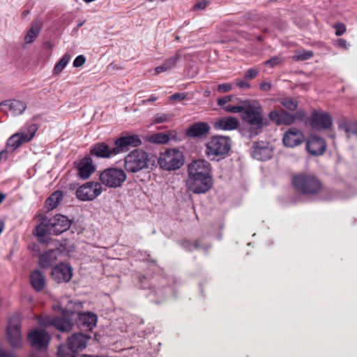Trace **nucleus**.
<instances>
[{"mask_svg":"<svg viewBox=\"0 0 357 357\" xmlns=\"http://www.w3.org/2000/svg\"><path fill=\"white\" fill-rule=\"evenodd\" d=\"M71 225V221L63 215L57 214L50 218L44 216L40 219L33 231L38 240L42 243H48L50 238L47 234L59 235L67 231Z\"/></svg>","mask_w":357,"mask_h":357,"instance_id":"nucleus-1","label":"nucleus"},{"mask_svg":"<svg viewBox=\"0 0 357 357\" xmlns=\"http://www.w3.org/2000/svg\"><path fill=\"white\" fill-rule=\"evenodd\" d=\"M292 186L304 195H317L324 189L321 181L315 175L309 173H299L292 176Z\"/></svg>","mask_w":357,"mask_h":357,"instance_id":"nucleus-2","label":"nucleus"},{"mask_svg":"<svg viewBox=\"0 0 357 357\" xmlns=\"http://www.w3.org/2000/svg\"><path fill=\"white\" fill-rule=\"evenodd\" d=\"M225 111L231 113H242L243 119L250 126L251 135H257L263 128V118L259 109L252 105L246 107L227 105Z\"/></svg>","mask_w":357,"mask_h":357,"instance_id":"nucleus-3","label":"nucleus"},{"mask_svg":"<svg viewBox=\"0 0 357 357\" xmlns=\"http://www.w3.org/2000/svg\"><path fill=\"white\" fill-rule=\"evenodd\" d=\"M149 155L141 149L131 151L125 158L123 167L128 173H137L149 168Z\"/></svg>","mask_w":357,"mask_h":357,"instance_id":"nucleus-4","label":"nucleus"},{"mask_svg":"<svg viewBox=\"0 0 357 357\" xmlns=\"http://www.w3.org/2000/svg\"><path fill=\"white\" fill-rule=\"evenodd\" d=\"M158 162L164 170H176L183 165L184 155L178 149H169L160 153Z\"/></svg>","mask_w":357,"mask_h":357,"instance_id":"nucleus-5","label":"nucleus"},{"mask_svg":"<svg viewBox=\"0 0 357 357\" xmlns=\"http://www.w3.org/2000/svg\"><path fill=\"white\" fill-rule=\"evenodd\" d=\"M127 178L125 170L117 167H109L102 171L99 176L102 185L116 188L121 186Z\"/></svg>","mask_w":357,"mask_h":357,"instance_id":"nucleus-6","label":"nucleus"},{"mask_svg":"<svg viewBox=\"0 0 357 357\" xmlns=\"http://www.w3.org/2000/svg\"><path fill=\"white\" fill-rule=\"evenodd\" d=\"M74 312L66 310L63 311L61 317H55L54 318L46 317L40 319L38 323L43 326L53 325L56 328L62 332H68L72 329V319L74 316Z\"/></svg>","mask_w":357,"mask_h":357,"instance_id":"nucleus-7","label":"nucleus"},{"mask_svg":"<svg viewBox=\"0 0 357 357\" xmlns=\"http://www.w3.org/2000/svg\"><path fill=\"white\" fill-rule=\"evenodd\" d=\"M102 183L88 181L77 189L76 196L81 201H93L102 193Z\"/></svg>","mask_w":357,"mask_h":357,"instance_id":"nucleus-8","label":"nucleus"},{"mask_svg":"<svg viewBox=\"0 0 357 357\" xmlns=\"http://www.w3.org/2000/svg\"><path fill=\"white\" fill-rule=\"evenodd\" d=\"M7 335L11 347L18 348L22 345L21 320L18 314H15L8 321Z\"/></svg>","mask_w":357,"mask_h":357,"instance_id":"nucleus-9","label":"nucleus"},{"mask_svg":"<svg viewBox=\"0 0 357 357\" xmlns=\"http://www.w3.org/2000/svg\"><path fill=\"white\" fill-rule=\"evenodd\" d=\"M185 185L195 194L206 193L212 188L213 180L211 176L188 177Z\"/></svg>","mask_w":357,"mask_h":357,"instance_id":"nucleus-10","label":"nucleus"},{"mask_svg":"<svg viewBox=\"0 0 357 357\" xmlns=\"http://www.w3.org/2000/svg\"><path fill=\"white\" fill-rule=\"evenodd\" d=\"M223 137L222 136H213L206 144V154L211 160L219 161L223 156Z\"/></svg>","mask_w":357,"mask_h":357,"instance_id":"nucleus-11","label":"nucleus"},{"mask_svg":"<svg viewBox=\"0 0 357 357\" xmlns=\"http://www.w3.org/2000/svg\"><path fill=\"white\" fill-rule=\"evenodd\" d=\"M27 340L33 347L42 350L47 347L50 336L43 329H35L29 333Z\"/></svg>","mask_w":357,"mask_h":357,"instance_id":"nucleus-12","label":"nucleus"},{"mask_svg":"<svg viewBox=\"0 0 357 357\" xmlns=\"http://www.w3.org/2000/svg\"><path fill=\"white\" fill-rule=\"evenodd\" d=\"M211 176L210 164L205 160L192 161L188 167V177Z\"/></svg>","mask_w":357,"mask_h":357,"instance_id":"nucleus-13","label":"nucleus"},{"mask_svg":"<svg viewBox=\"0 0 357 357\" xmlns=\"http://www.w3.org/2000/svg\"><path fill=\"white\" fill-rule=\"evenodd\" d=\"M306 149L311 155H323L326 150V142L322 137L311 135L306 142Z\"/></svg>","mask_w":357,"mask_h":357,"instance_id":"nucleus-14","label":"nucleus"},{"mask_svg":"<svg viewBox=\"0 0 357 357\" xmlns=\"http://www.w3.org/2000/svg\"><path fill=\"white\" fill-rule=\"evenodd\" d=\"M333 123L331 116L326 112L313 111L312 113L310 125L316 129H328Z\"/></svg>","mask_w":357,"mask_h":357,"instance_id":"nucleus-15","label":"nucleus"},{"mask_svg":"<svg viewBox=\"0 0 357 357\" xmlns=\"http://www.w3.org/2000/svg\"><path fill=\"white\" fill-rule=\"evenodd\" d=\"M142 144V141L138 135H128L121 137L114 142V148L118 154L126 151L130 147H137Z\"/></svg>","mask_w":357,"mask_h":357,"instance_id":"nucleus-16","label":"nucleus"},{"mask_svg":"<svg viewBox=\"0 0 357 357\" xmlns=\"http://www.w3.org/2000/svg\"><path fill=\"white\" fill-rule=\"evenodd\" d=\"M72 276L73 269L66 264H59L52 270V277L58 283L68 282L71 280Z\"/></svg>","mask_w":357,"mask_h":357,"instance_id":"nucleus-17","label":"nucleus"},{"mask_svg":"<svg viewBox=\"0 0 357 357\" xmlns=\"http://www.w3.org/2000/svg\"><path fill=\"white\" fill-rule=\"evenodd\" d=\"M303 133L296 128H291L284 134L282 142L287 147H295L304 142Z\"/></svg>","mask_w":357,"mask_h":357,"instance_id":"nucleus-18","label":"nucleus"},{"mask_svg":"<svg viewBox=\"0 0 357 357\" xmlns=\"http://www.w3.org/2000/svg\"><path fill=\"white\" fill-rule=\"evenodd\" d=\"M90 153L98 158H109L118 155V151H116L114 147L111 148L107 144L100 142L91 147Z\"/></svg>","mask_w":357,"mask_h":357,"instance_id":"nucleus-19","label":"nucleus"},{"mask_svg":"<svg viewBox=\"0 0 357 357\" xmlns=\"http://www.w3.org/2000/svg\"><path fill=\"white\" fill-rule=\"evenodd\" d=\"M4 106L13 116L22 114L27 107L25 102L17 99H9L0 102V107Z\"/></svg>","mask_w":357,"mask_h":357,"instance_id":"nucleus-20","label":"nucleus"},{"mask_svg":"<svg viewBox=\"0 0 357 357\" xmlns=\"http://www.w3.org/2000/svg\"><path fill=\"white\" fill-rule=\"evenodd\" d=\"M34 136V132L29 135L26 133H16L13 135L7 141L6 149L8 151H14L22 143L30 141Z\"/></svg>","mask_w":357,"mask_h":357,"instance_id":"nucleus-21","label":"nucleus"},{"mask_svg":"<svg viewBox=\"0 0 357 357\" xmlns=\"http://www.w3.org/2000/svg\"><path fill=\"white\" fill-rule=\"evenodd\" d=\"M210 126L205 122H197L186 130V135L190 137H205L209 132Z\"/></svg>","mask_w":357,"mask_h":357,"instance_id":"nucleus-22","label":"nucleus"},{"mask_svg":"<svg viewBox=\"0 0 357 357\" xmlns=\"http://www.w3.org/2000/svg\"><path fill=\"white\" fill-rule=\"evenodd\" d=\"M269 118L278 125L289 126L291 125L295 121V116L284 109L280 112L272 111L269 114Z\"/></svg>","mask_w":357,"mask_h":357,"instance_id":"nucleus-23","label":"nucleus"},{"mask_svg":"<svg viewBox=\"0 0 357 357\" xmlns=\"http://www.w3.org/2000/svg\"><path fill=\"white\" fill-rule=\"evenodd\" d=\"M97 316L92 312H82L78 314L77 324L84 330H91L96 325Z\"/></svg>","mask_w":357,"mask_h":357,"instance_id":"nucleus-24","label":"nucleus"},{"mask_svg":"<svg viewBox=\"0 0 357 357\" xmlns=\"http://www.w3.org/2000/svg\"><path fill=\"white\" fill-rule=\"evenodd\" d=\"M94 171L95 167L91 158L85 157L80 161L78 166V176L80 178L86 179L89 178Z\"/></svg>","mask_w":357,"mask_h":357,"instance_id":"nucleus-25","label":"nucleus"},{"mask_svg":"<svg viewBox=\"0 0 357 357\" xmlns=\"http://www.w3.org/2000/svg\"><path fill=\"white\" fill-rule=\"evenodd\" d=\"M88 337L82 333H75L68 339L67 344L77 352L86 347Z\"/></svg>","mask_w":357,"mask_h":357,"instance_id":"nucleus-26","label":"nucleus"},{"mask_svg":"<svg viewBox=\"0 0 357 357\" xmlns=\"http://www.w3.org/2000/svg\"><path fill=\"white\" fill-rule=\"evenodd\" d=\"M251 155L253 158L258 160H267L271 158V150L266 146H261L259 142H254L252 147Z\"/></svg>","mask_w":357,"mask_h":357,"instance_id":"nucleus-27","label":"nucleus"},{"mask_svg":"<svg viewBox=\"0 0 357 357\" xmlns=\"http://www.w3.org/2000/svg\"><path fill=\"white\" fill-rule=\"evenodd\" d=\"M59 251L50 250L40 256L38 264L40 267L47 268L52 266L57 260Z\"/></svg>","mask_w":357,"mask_h":357,"instance_id":"nucleus-28","label":"nucleus"},{"mask_svg":"<svg viewBox=\"0 0 357 357\" xmlns=\"http://www.w3.org/2000/svg\"><path fill=\"white\" fill-rule=\"evenodd\" d=\"M30 282L36 291H42L45 286V278L42 271L39 270L32 271L30 274Z\"/></svg>","mask_w":357,"mask_h":357,"instance_id":"nucleus-29","label":"nucleus"},{"mask_svg":"<svg viewBox=\"0 0 357 357\" xmlns=\"http://www.w3.org/2000/svg\"><path fill=\"white\" fill-rule=\"evenodd\" d=\"M41 27L42 22L40 20H37L32 22L30 29L24 37L26 44H31L37 38L41 30Z\"/></svg>","mask_w":357,"mask_h":357,"instance_id":"nucleus-30","label":"nucleus"},{"mask_svg":"<svg viewBox=\"0 0 357 357\" xmlns=\"http://www.w3.org/2000/svg\"><path fill=\"white\" fill-rule=\"evenodd\" d=\"M62 199L63 193L61 191H56L53 192L46 200V206L47 210H53L57 207Z\"/></svg>","mask_w":357,"mask_h":357,"instance_id":"nucleus-31","label":"nucleus"},{"mask_svg":"<svg viewBox=\"0 0 357 357\" xmlns=\"http://www.w3.org/2000/svg\"><path fill=\"white\" fill-rule=\"evenodd\" d=\"M146 139L149 142L158 144H163L169 142V136L162 132H158L147 136Z\"/></svg>","mask_w":357,"mask_h":357,"instance_id":"nucleus-32","label":"nucleus"},{"mask_svg":"<svg viewBox=\"0 0 357 357\" xmlns=\"http://www.w3.org/2000/svg\"><path fill=\"white\" fill-rule=\"evenodd\" d=\"M77 351L67 344L61 345L58 349L59 357H76Z\"/></svg>","mask_w":357,"mask_h":357,"instance_id":"nucleus-33","label":"nucleus"},{"mask_svg":"<svg viewBox=\"0 0 357 357\" xmlns=\"http://www.w3.org/2000/svg\"><path fill=\"white\" fill-rule=\"evenodd\" d=\"M70 59V55L65 54L61 59L54 66L53 73L54 74H59L66 66Z\"/></svg>","mask_w":357,"mask_h":357,"instance_id":"nucleus-34","label":"nucleus"},{"mask_svg":"<svg viewBox=\"0 0 357 357\" xmlns=\"http://www.w3.org/2000/svg\"><path fill=\"white\" fill-rule=\"evenodd\" d=\"M173 118V115L169 113H158L156 114L153 118V123H162L169 122Z\"/></svg>","mask_w":357,"mask_h":357,"instance_id":"nucleus-35","label":"nucleus"},{"mask_svg":"<svg viewBox=\"0 0 357 357\" xmlns=\"http://www.w3.org/2000/svg\"><path fill=\"white\" fill-rule=\"evenodd\" d=\"M281 105L290 111H295L298 108V102L291 98H283L280 100Z\"/></svg>","mask_w":357,"mask_h":357,"instance_id":"nucleus-36","label":"nucleus"},{"mask_svg":"<svg viewBox=\"0 0 357 357\" xmlns=\"http://www.w3.org/2000/svg\"><path fill=\"white\" fill-rule=\"evenodd\" d=\"M343 128L348 136L357 135V121L347 123Z\"/></svg>","mask_w":357,"mask_h":357,"instance_id":"nucleus-37","label":"nucleus"},{"mask_svg":"<svg viewBox=\"0 0 357 357\" xmlns=\"http://www.w3.org/2000/svg\"><path fill=\"white\" fill-rule=\"evenodd\" d=\"M238 126V121L234 117L225 118V130H234L237 128Z\"/></svg>","mask_w":357,"mask_h":357,"instance_id":"nucleus-38","label":"nucleus"},{"mask_svg":"<svg viewBox=\"0 0 357 357\" xmlns=\"http://www.w3.org/2000/svg\"><path fill=\"white\" fill-rule=\"evenodd\" d=\"M181 57V54L179 51H177L176 54L170 57L169 59H167L165 63L167 67L169 68V70L172 69L176 66V62L178 61V59Z\"/></svg>","mask_w":357,"mask_h":357,"instance_id":"nucleus-39","label":"nucleus"},{"mask_svg":"<svg viewBox=\"0 0 357 357\" xmlns=\"http://www.w3.org/2000/svg\"><path fill=\"white\" fill-rule=\"evenodd\" d=\"M259 73L258 68H249L247 70L244 75V79L245 80H252L255 79Z\"/></svg>","mask_w":357,"mask_h":357,"instance_id":"nucleus-40","label":"nucleus"},{"mask_svg":"<svg viewBox=\"0 0 357 357\" xmlns=\"http://www.w3.org/2000/svg\"><path fill=\"white\" fill-rule=\"evenodd\" d=\"M313 56V52L312 51H304L294 56V59L296 61H305Z\"/></svg>","mask_w":357,"mask_h":357,"instance_id":"nucleus-41","label":"nucleus"},{"mask_svg":"<svg viewBox=\"0 0 357 357\" xmlns=\"http://www.w3.org/2000/svg\"><path fill=\"white\" fill-rule=\"evenodd\" d=\"M282 62V58L279 56H273L263 63L264 66H268L272 68L279 65Z\"/></svg>","mask_w":357,"mask_h":357,"instance_id":"nucleus-42","label":"nucleus"},{"mask_svg":"<svg viewBox=\"0 0 357 357\" xmlns=\"http://www.w3.org/2000/svg\"><path fill=\"white\" fill-rule=\"evenodd\" d=\"M335 29V35L342 36L346 31V26L342 23H337L334 25Z\"/></svg>","mask_w":357,"mask_h":357,"instance_id":"nucleus-43","label":"nucleus"},{"mask_svg":"<svg viewBox=\"0 0 357 357\" xmlns=\"http://www.w3.org/2000/svg\"><path fill=\"white\" fill-rule=\"evenodd\" d=\"M183 245L185 248H188L189 250H192V248L199 249L200 248L199 241H195V242L191 243L190 241H183Z\"/></svg>","mask_w":357,"mask_h":357,"instance_id":"nucleus-44","label":"nucleus"},{"mask_svg":"<svg viewBox=\"0 0 357 357\" xmlns=\"http://www.w3.org/2000/svg\"><path fill=\"white\" fill-rule=\"evenodd\" d=\"M86 61V59L83 55L77 56L73 61V66L79 68L82 66Z\"/></svg>","mask_w":357,"mask_h":357,"instance_id":"nucleus-45","label":"nucleus"},{"mask_svg":"<svg viewBox=\"0 0 357 357\" xmlns=\"http://www.w3.org/2000/svg\"><path fill=\"white\" fill-rule=\"evenodd\" d=\"M272 88V84L269 82H262L259 84V89L261 91L268 92L270 91Z\"/></svg>","mask_w":357,"mask_h":357,"instance_id":"nucleus-46","label":"nucleus"},{"mask_svg":"<svg viewBox=\"0 0 357 357\" xmlns=\"http://www.w3.org/2000/svg\"><path fill=\"white\" fill-rule=\"evenodd\" d=\"M208 1H198L194 5L193 9L195 10H204L206 7Z\"/></svg>","mask_w":357,"mask_h":357,"instance_id":"nucleus-47","label":"nucleus"},{"mask_svg":"<svg viewBox=\"0 0 357 357\" xmlns=\"http://www.w3.org/2000/svg\"><path fill=\"white\" fill-rule=\"evenodd\" d=\"M186 98V94H185L184 93H174L172 96H171V100H183Z\"/></svg>","mask_w":357,"mask_h":357,"instance_id":"nucleus-48","label":"nucleus"},{"mask_svg":"<svg viewBox=\"0 0 357 357\" xmlns=\"http://www.w3.org/2000/svg\"><path fill=\"white\" fill-rule=\"evenodd\" d=\"M167 70H169V68L166 66L165 63L163 64H162L161 66H157L155 68V74H159L160 73L165 72Z\"/></svg>","mask_w":357,"mask_h":357,"instance_id":"nucleus-49","label":"nucleus"},{"mask_svg":"<svg viewBox=\"0 0 357 357\" xmlns=\"http://www.w3.org/2000/svg\"><path fill=\"white\" fill-rule=\"evenodd\" d=\"M237 86L241 89H250L251 85L246 81H239L237 82Z\"/></svg>","mask_w":357,"mask_h":357,"instance_id":"nucleus-50","label":"nucleus"},{"mask_svg":"<svg viewBox=\"0 0 357 357\" xmlns=\"http://www.w3.org/2000/svg\"><path fill=\"white\" fill-rule=\"evenodd\" d=\"M230 138L225 136V155L227 153L231 148V144L229 143Z\"/></svg>","mask_w":357,"mask_h":357,"instance_id":"nucleus-51","label":"nucleus"},{"mask_svg":"<svg viewBox=\"0 0 357 357\" xmlns=\"http://www.w3.org/2000/svg\"><path fill=\"white\" fill-rule=\"evenodd\" d=\"M213 126L216 130L223 129V118H221L218 121L215 122Z\"/></svg>","mask_w":357,"mask_h":357,"instance_id":"nucleus-52","label":"nucleus"},{"mask_svg":"<svg viewBox=\"0 0 357 357\" xmlns=\"http://www.w3.org/2000/svg\"><path fill=\"white\" fill-rule=\"evenodd\" d=\"M338 45L342 48L347 49V40L343 38H340L337 41Z\"/></svg>","mask_w":357,"mask_h":357,"instance_id":"nucleus-53","label":"nucleus"},{"mask_svg":"<svg viewBox=\"0 0 357 357\" xmlns=\"http://www.w3.org/2000/svg\"><path fill=\"white\" fill-rule=\"evenodd\" d=\"M0 357H16L10 352L5 351L0 349Z\"/></svg>","mask_w":357,"mask_h":357,"instance_id":"nucleus-54","label":"nucleus"},{"mask_svg":"<svg viewBox=\"0 0 357 357\" xmlns=\"http://www.w3.org/2000/svg\"><path fill=\"white\" fill-rule=\"evenodd\" d=\"M294 116H295V119H298L299 120H303L304 119V117L305 116V114L303 111L299 110L298 112H297V113Z\"/></svg>","mask_w":357,"mask_h":357,"instance_id":"nucleus-55","label":"nucleus"},{"mask_svg":"<svg viewBox=\"0 0 357 357\" xmlns=\"http://www.w3.org/2000/svg\"><path fill=\"white\" fill-rule=\"evenodd\" d=\"M157 100V98L155 96H151L149 99L143 100L142 101V105H146L148 102H153Z\"/></svg>","mask_w":357,"mask_h":357,"instance_id":"nucleus-56","label":"nucleus"},{"mask_svg":"<svg viewBox=\"0 0 357 357\" xmlns=\"http://www.w3.org/2000/svg\"><path fill=\"white\" fill-rule=\"evenodd\" d=\"M231 96H225V106L231 105L230 104H227L231 100Z\"/></svg>","mask_w":357,"mask_h":357,"instance_id":"nucleus-57","label":"nucleus"},{"mask_svg":"<svg viewBox=\"0 0 357 357\" xmlns=\"http://www.w3.org/2000/svg\"><path fill=\"white\" fill-rule=\"evenodd\" d=\"M231 86L229 84L225 83V92H227V91L231 90Z\"/></svg>","mask_w":357,"mask_h":357,"instance_id":"nucleus-58","label":"nucleus"},{"mask_svg":"<svg viewBox=\"0 0 357 357\" xmlns=\"http://www.w3.org/2000/svg\"><path fill=\"white\" fill-rule=\"evenodd\" d=\"M218 104L220 105V106H222L223 105V98H219L218 99Z\"/></svg>","mask_w":357,"mask_h":357,"instance_id":"nucleus-59","label":"nucleus"},{"mask_svg":"<svg viewBox=\"0 0 357 357\" xmlns=\"http://www.w3.org/2000/svg\"><path fill=\"white\" fill-rule=\"evenodd\" d=\"M4 228V225L2 222H0V234L2 233Z\"/></svg>","mask_w":357,"mask_h":357,"instance_id":"nucleus-60","label":"nucleus"},{"mask_svg":"<svg viewBox=\"0 0 357 357\" xmlns=\"http://www.w3.org/2000/svg\"><path fill=\"white\" fill-rule=\"evenodd\" d=\"M5 195L0 192V204L4 200Z\"/></svg>","mask_w":357,"mask_h":357,"instance_id":"nucleus-61","label":"nucleus"},{"mask_svg":"<svg viewBox=\"0 0 357 357\" xmlns=\"http://www.w3.org/2000/svg\"><path fill=\"white\" fill-rule=\"evenodd\" d=\"M85 21H79L77 24V28H79L81 27L82 26H83V24H84Z\"/></svg>","mask_w":357,"mask_h":357,"instance_id":"nucleus-62","label":"nucleus"},{"mask_svg":"<svg viewBox=\"0 0 357 357\" xmlns=\"http://www.w3.org/2000/svg\"><path fill=\"white\" fill-rule=\"evenodd\" d=\"M218 90L219 91H223V84L218 85Z\"/></svg>","mask_w":357,"mask_h":357,"instance_id":"nucleus-63","label":"nucleus"},{"mask_svg":"<svg viewBox=\"0 0 357 357\" xmlns=\"http://www.w3.org/2000/svg\"><path fill=\"white\" fill-rule=\"evenodd\" d=\"M79 357H91V356H90L89 355H82Z\"/></svg>","mask_w":357,"mask_h":357,"instance_id":"nucleus-64","label":"nucleus"}]
</instances>
